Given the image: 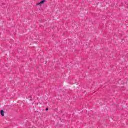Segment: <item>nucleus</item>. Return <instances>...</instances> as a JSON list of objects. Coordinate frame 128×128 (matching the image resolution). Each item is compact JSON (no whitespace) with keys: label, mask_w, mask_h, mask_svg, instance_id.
<instances>
[{"label":"nucleus","mask_w":128,"mask_h":128,"mask_svg":"<svg viewBox=\"0 0 128 128\" xmlns=\"http://www.w3.org/2000/svg\"><path fill=\"white\" fill-rule=\"evenodd\" d=\"M45 2H46V0H42L41 2H40L39 3H37L36 6H40L42 4H44Z\"/></svg>","instance_id":"1"},{"label":"nucleus","mask_w":128,"mask_h":128,"mask_svg":"<svg viewBox=\"0 0 128 128\" xmlns=\"http://www.w3.org/2000/svg\"><path fill=\"white\" fill-rule=\"evenodd\" d=\"M0 114L2 116H4V110H0Z\"/></svg>","instance_id":"2"},{"label":"nucleus","mask_w":128,"mask_h":128,"mask_svg":"<svg viewBox=\"0 0 128 128\" xmlns=\"http://www.w3.org/2000/svg\"><path fill=\"white\" fill-rule=\"evenodd\" d=\"M46 110H48V108H46Z\"/></svg>","instance_id":"3"}]
</instances>
